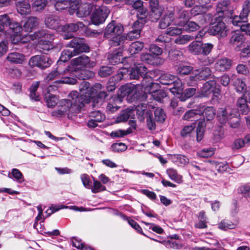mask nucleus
<instances>
[{
  "instance_id": "nucleus-42",
  "label": "nucleus",
  "mask_w": 250,
  "mask_h": 250,
  "mask_svg": "<svg viewBox=\"0 0 250 250\" xmlns=\"http://www.w3.org/2000/svg\"><path fill=\"white\" fill-rule=\"evenodd\" d=\"M237 226V224L232 223V222L223 220L218 224V228L222 230H227L228 229H235Z\"/></svg>"
},
{
  "instance_id": "nucleus-26",
  "label": "nucleus",
  "mask_w": 250,
  "mask_h": 250,
  "mask_svg": "<svg viewBox=\"0 0 250 250\" xmlns=\"http://www.w3.org/2000/svg\"><path fill=\"white\" fill-rule=\"evenodd\" d=\"M231 66V60L229 58H224L218 60L215 63V68L220 71H227Z\"/></svg>"
},
{
  "instance_id": "nucleus-12",
  "label": "nucleus",
  "mask_w": 250,
  "mask_h": 250,
  "mask_svg": "<svg viewBox=\"0 0 250 250\" xmlns=\"http://www.w3.org/2000/svg\"><path fill=\"white\" fill-rule=\"evenodd\" d=\"M51 62V60L46 56L36 55L30 58L29 64L31 67L37 66L42 69H44L49 67Z\"/></svg>"
},
{
  "instance_id": "nucleus-25",
  "label": "nucleus",
  "mask_w": 250,
  "mask_h": 250,
  "mask_svg": "<svg viewBox=\"0 0 250 250\" xmlns=\"http://www.w3.org/2000/svg\"><path fill=\"white\" fill-rule=\"evenodd\" d=\"M39 19L36 17L31 16L24 23L23 28L26 32H31L39 25Z\"/></svg>"
},
{
  "instance_id": "nucleus-8",
  "label": "nucleus",
  "mask_w": 250,
  "mask_h": 250,
  "mask_svg": "<svg viewBox=\"0 0 250 250\" xmlns=\"http://www.w3.org/2000/svg\"><path fill=\"white\" fill-rule=\"evenodd\" d=\"M102 89V85L100 83H96L93 87H91L90 83L86 81L82 82L79 86V90L81 93L77 91H72L78 94L79 98L82 99L83 108L84 104L90 102V98L92 97L94 90H100Z\"/></svg>"
},
{
  "instance_id": "nucleus-50",
  "label": "nucleus",
  "mask_w": 250,
  "mask_h": 250,
  "mask_svg": "<svg viewBox=\"0 0 250 250\" xmlns=\"http://www.w3.org/2000/svg\"><path fill=\"white\" fill-rule=\"evenodd\" d=\"M193 39V37L188 35H184L179 36L175 40V43L178 44H185L191 41Z\"/></svg>"
},
{
  "instance_id": "nucleus-27",
  "label": "nucleus",
  "mask_w": 250,
  "mask_h": 250,
  "mask_svg": "<svg viewBox=\"0 0 250 250\" xmlns=\"http://www.w3.org/2000/svg\"><path fill=\"white\" fill-rule=\"evenodd\" d=\"M92 9L91 4L87 3H82L79 7L78 11L76 12V15L78 17L83 18L88 16Z\"/></svg>"
},
{
  "instance_id": "nucleus-37",
  "label": "nucleus",
  "mask_w": 250,
  "mask_h": 250,
  "mask_svg": "<svg viewBox=\"0 0 250 250\" xmlns=\"http://www.w3.org/2000/svg\"><path fill=\"white\" fill-rule=\"evenodd\" d=\"M202 42L193 41L188 46V50L194 55L201 54Z\"/></svg>"
},
{
  "instance_id": "nucleus-5",
  "label": "nucleus",
  "mask_w": 250,
  "mask_h": 250,
  "mask_svg": "<svg viewBox=\"0 0 250 250\" xmlns=\"http://www.w3.org/2000/svg\"><path fill=\"white\" fill-rule=\"evenodd\" d=\"M152 75V72H148L147 68L142 64L135 65L131 68L129 73L131 79H139L140 77L143 78L142 82L141 88H144L145 90L155 84L153 83Z\"/></svg>"
},
{
  "instance_id": "nucleus-17",
  "label": "nucleus",
  "mask_w": 250,
  "mask_h": 250,
  "mask_svg": "<svg viewBox=\"0 0 250 250\" xmlns=\"http://www.w3.org/2000/svg\"><path fill=\"white\" fill-rule=\"evenodd\" d=\"M227 29L225 23L223 21H218L215 23L209 30V32L213 35H219L221 37L227 36Z\"/></svg>"
},
{
  "instance_id": "nucleus-44",
  "label": "nucleus",
  "mask_w": 250,
  "mask_h": 250,
  "mask_svg": "<svg viewBox=\"0 0 250 250\" xmlns=\"http://www.w3.org/2000/svg\"><path fill=\"white\" fill-rule=\"evenodd\" d=\"M178 22H175V25H177L178 26H171L167 28L165 32V34L170 36H174L179 35L182 33L181 27L179 26L177 23Z\"/></svg>"
},
{
  "instance_id": "nucleus-31",
  "label": "nucleus",
  "mask_w": 250,
  "mask_h": 250,
  "mask_svg": "<svg viewBox=\"0 0 250 250\" xmlns=\"http://www.w3.org/2000/svg\"><path fill=\"white\" fill-rule=\"evenodd\" d=\"M53 41H47L46 42H38L37 45V49L44 54L53 49L54 45L52 43Z\"/></svg>"
},
{
  "instance_id": "nucleus-11",
  "label": "nucleus",
  "mask_w": 250,
  "mask_h": 250,
  "mask_svg": "<svg viewBox=\"0 0 250 250\" xmlns=\"http://www.w3.org/2000/svg\"><path fill=\"white\" fill-rule=\"evenodd\" d=\"M108 15V11L105 7H95L91 16V22L95 25L103 23Z\"/></svg>"
},
{
  "instance_id": "nucleus-6",
  "label": "nucleus",
  "mask_w": 250,
  "mask_h": 250,
  "mask_svg": "<svg viewBox=\"0 0 250 250\" xmlns=\"http://www.w3.org/2000/svg\"><path fill=\"white\" fill-rule=\"evenodd\" d=\"M218 121L222 124L228 123L232 128H237L239 125L240 119L236 110L227 107L220 108L217 113Z\"/></svg>"
},
{
  "instance_id": "nucleus-10",
  "label": "nucleus",
  "mask_w": 250,
  "mask_h": 250,
  "mask_svg": "<svg viewBox=\"0 0 250 250\" xmlns=\"http://www.w3.org/2000/svg\"><path fill=\"white\" fill-rule=\"evenodd\" d=\"M211 75V70L208 67H203L199 69L193 71L189 76V80L188 83L189 85H194L198 81L205 80Z\"/></svg>"
},
{
  "instance_id": "nucleus-34",
  "label": "nucleus",
  "mask_w": 250,
  "mask_h": 250,
  "mask_svg": "<svg viewBox=\"0 0 250 250\" xmlns=\"http://www.w3.org/2000/svg\"><path fill=\"white\" fill-rule=\"evenodd\" d=\"M170 85L171 86V87L169 88V90L174 94H180V93L183 91V87L182 82L177 77H176V79H174V83H171Z\"/></svg>"
},
{
  "instance_id": "nucleus-64",
  "label": "nucleus",
  "mask_w": 250,
  "mask_h": 250,
  "mask_svg": "<svg viewBox=\"0 0 250 250\" xmlns=\"http://www.w3.org/2000/svg\"><path fill=\"white\" fill-rule=\"evenodd\" d=\"M147 12L146 9L142 8V9L138 10L137 13V16L138 18V20L140 22H143V23H145V19L146 18L147 16Z\"/></svg>"
},
{
  "instance_id": "nucleus-33",
  "label": "nucleus",
  "mask_w": 250,
  "mask_h": 250,
  "mask_svg": "<svg viewBox=\"0 0 250 250\" xmlns=\"http://www.w3.org/2000/svg\"><path fill=\"white\" fill-rule=\"evenodd\" d=\"M47 106L48 107H53L56 104L58 101V97L49 91L46 93L44 97Z\"/></svg>"
},
{
  "instance_id": "nucleus-35",
  "label": "nucleus",
  "mask_w": 250,
  "mask_h": 250,
  "mask_svg": "<svg viewBox=\"0 0 250 250\" xmlns=\"http://www.w3.org/2000/svg\"><path fill=\"white\" fill-rule=\"evenodd\" d=\"M176 70L179 75L184 76L189 74L193 70V67L185 63H182L177 66Z\"/></svg>"
},
{
  "instance_id": "nucleus-61",
  "label": "nucleus",
  "mask_w": 250,
  "mask_h": 250,
  "mask_svg": "<svg viewBox=\"0 0 250 250\" xmlns=\"http://www.w3.org/2000/svg\"><path fill=\"white\" fill-rule=\"evenodd\" d=\"M207 7H204L201 4L196 5L191 10V14L193 16H199L202 13H204Z\"/></svg>"
},
{
  "instance_id": "nucleus-4",
  "label": "nucleus",
  "mask_w": 250,
  "mask_h": 250,
  "mask_svg": "<svg viewBox=\"0 0 250 250\" xmlns=\"http://www.w3.org/2000/svg\"><path fill=\"white\" fill-rule=\"evenodd\" d=\"M124 31L123 26L117 23L115 21H112L106 26L104 32V37L105 38H112L109 41V43L111 46L120 45L125 37L121 36Z\"/></svg>"
},
{
  "instance_id": "nucleus-28",
  "label": "nucleus",
  "mask_w": 250,
  "mask_h": 250,
  "mask_svg": "<svg viewBox=\"0 0 250 250\" xmlns=\"http://www.w3.org/2000/svg\"><path fill=\"white\" fill-rule=\"evenodd\" d=\"M177 24L180 27H183L184 30L189 32L195 31L200 28V25L198 23L192 21H178Z\"/></svg>"
},
{
  "instance_id": "nucleus-63",
  "label": "nucleus",
  "mask_w": 250,
  "mask_h": 250,
  "mask_svg": "<svg viewBox=\"0 0 250 250\" xmlns=\"http://www.w3.org/2000/svg\"><path fill=\"white\" fill-rule=\"evenodd\" d=\"M127 3L131 5L134 9L139 10L143 8V1L141 0H127Z\"/></svg>"
},
{
  "instance_id": "nucleus-53",
  "label": "nucleus",
  "mask_w": 250,
  "mask_h": 250,
  "mask_svg": "<svg viewBox=\"0 0 250 250\" xmlns=\"http://www.w3.org/2000/svg\"><path fill=\"white\" fill-rule=\"evenodd\" d=\"M105 190V186H103L99 181L94 180L93 187L91 188L92 193H96Z\"/></svg>"
},
{
  "instance_id": "nucleus-62",
  "label": "nucleus",
  "mask_w": 250,
  "mask_h": 250,
  "mask_svg": "<svg viewBox=\"0 0 250 250\" xmlns=\"http://www.w3.org/2000/svg\"><path fill=\"white\" fill-rule=\"evenodd\" d=\"M81 2L79 0L70 1V5L68 7L69 8V11L70 14H73L74 12L76 13L77 11H78Z\"/></svg>"
},
{
  "instance_id": "nucleus-9",
  "label": "nucleus",
  "mask_w": 250,
  "mask_h": 250,
  "mask_svg": "<svg viewBox=\"0 0 250 250\" xmlns=\"http://www.w3.org/2000/svg\"><path fill=\"white\" fill-rule=\"evenodd\" d=\"M136 114L138 119L140 121H143L146 118L147 126L149 130H153L155 129L156 125L155 121L153 120L152 112L147 109L145 104H141L136 107Z\"/></svg>"
},
{
  "instance_id": "nucleus-7",
  "label": "nucleus",
  "mask_w": 250,
  "mask_h": 250,
  "mask_svg": "<svg viewBox=\"0 0 250 250\" xmlns=\"http://www.w3.org/2000/svg\"><path fill=\"white\" fill-rule=\"evenodd\" d=\"M250 13V2L245 1L243 9L239 16H234L232 18L231 22L233 25L240 27L241 31L244 32L250 36V24L247 22V17Z\"/></svg>"
},
{
  "instance_id": "nucleus-1",
  "label": "nucleus",
  "mask_w": 250,
  "mask_h": 250,
  "mask_svg": "<svg viewBox=\"0 0 250 250\" xmlns=\"http://www.w3.org/2000/svg\"><path fill=\"white\" fill-rule=\"evenodd\" d=\"M83 22L78 21L76 23H67L61 27V32H63V38L64 40L73 39L66 45L67 48L64 49L60 57V61L65 62L69 61L73 57L83 52L89 51V46L84 42L83 38H74L73 33L84 28Z\"/></svg>"
},
{
  "instance_id": "nucleus-19",
  "label": "nucleus",
  "mask_w": 250,
  "mask_h": 250,
  "mask_svg": "<svg viewBox=\"0 0 250 250\" xmlns=\"http://www.w3.org/2000/svg\"><path fill=\"white\" fill-rule=\"evenodd\" d=\"M245 42V37L240 31L232 32L229 43L233 46L240 48Z\"/></svg>"
},
{
  "instance_id": "nucleus-20",
  "label": "nucleus",
  "mask_w": 250,
  "mask_h": 250,
  "mask_svg": "<svg viewBox=\"0 0 250 250\" xmlns=\"http://www.w3.org/2000/svg\"><path fill=\"white\" fill-rule=\"evenodd\" d=\"M15 4L17 11L21 15H26L31 12V6L27 0H16Z\"/></svg>"
},
{
  "instance_id": "nucleus-18",
  "label": "nucleus",
  "mask_w": 250,
  "mask_h": 250,
  "mask_svg": "<svg viewBox=\"0 0 250 250\" xmlns=\"http://www.w3.org/2000/svg\"><path fill=\"white\" fill-rule=\"evenodd\" d=\"M144 24L143 22L138 21H136L133 26L132 30L129 31L126 36V38L129 40H133L138 39L140 37L141 32Z\"/></svg>"
},
{
  "instance_id": "nucleus-45",
  "label": "nucleus",
  "mask_w": 250,
  "mask_h": 250,
  "mask_svg": "<svg viewBox=\"0 0 250 250\" xmlns=\"http://www.w3.org/2000/svg\"><path fill=\"white\" fill-rule=\"evenodd\" d=\"M155 120L159 123H163L166 118V114L161 108H157L154 111Z\"/></svg>"
},
{
  "instance_id": "nucleus-51",
  "label": "nucleus",
  "mask_w": 250,
  "mask_h": 250,
  "mask_svg": "<svg viewBox=\"0 0 250 250\" xmlns=\"http://www.w3.org/2000/svg\"><path fill=\"white\" fill-rule=\"evenodd\" d=\"M113 72V70L112 67L108 66H103L100 68L98 72V74L101 77H105L111 75Z\"/></svg>"
},
{
  "instance_id": "nucleus-60",
  "label": "nucleus",
  "mask_w": 250,
  "mask_h": 250,
  "mask_svg": "<svg viewBox=\"0 0 250 250\" xmlns=\"http://www.w3.org/2000/svg\"><path fill=\"white\" fill-rule=\"evenodd\" d=\"M45 6L46 3L42 0H36L32 4V7L36 11L42 10Z\"/></svg>"
},
{
  "instance_id": "nucleus-56",
  "label": "nucleus",
  "mask_w": 250,
  "mask_h": 250,
  "mask_svg": "<svg viewBox=\"0 0 250 250\" xmlns=\"http://www.w3.org/2000/svg\"><path fill=\"white\" fill-rule=\"evenodd\" d=\"M168 57L172 62L181 60L182 58V53L177 50H172L169 52Z\"/></svg>"
},
{
  "instance_id": "nucleus-23",
  "label": "nucleus",
  "mask_w": 250,
  "mask_h": 250,
  "mask_svg": "<svg viewBox=\"0 0 250 250\" xmlns=\"http://www.w3.org/2000/svg\"><path fill=\"white\" fill-rule=\"evenodd\" d=\"M216 86V82L214 80H210L205 83L201 90L202 97H208L214 91Z\"/></svg>"
},
{
  "instance_id": "nucleus-57",
  "label": "nucleus",
  "mask_w": 250,
  "mask_h": 250,
  "mask_svg": "<svg viewBox=\"0 0 250 250\" xmlns=\"http://www.w3.org/2000/svg\"><path fill=\"white\" fill-rule=\"evenodd\" d=\"M111 148L114 152H121L125 151L127 149V146L122 143H115L112 145Z\"/></svg>"
},
{
  "instance_id": "nucleus-49",
  "label": "nucleus",
  "mask_w": 250,
  "mask_h": 250,
  "mask_svg": "<svg viewBox=\"0 0 250 250\" xmlns=\"http://www.w3.org/2000/svg\"><path fill=\"white\" fill-rule=\"evenodd\" d=\"M132 132V129L130 127L125 130L119 129L111 133V136L113 138L123 137Z\"/></svg>"
},
{
  "instance_id": "nucleus-24",
  "label": "nucleus",
  "mask_w": 250,
  "mask_h": 250,
  "mask_svg": "<svg viewBox=\"0 0 250 250\" xmlns=\"http://www.w3.org/2000/svg\"><path fill=\"white\" fill-rule=\"evenodd\" d=\"M174 12L169 11L166 13L159 22V27L161 29H165L168 27L171 23L174 21Z\"/></svg>"
},
{
  "instance_id": "nucleus-13",
  "label": "nucleus",
  "mask_w": 250,
  "mask_h": 250,
  "mask_svg": "<svg viewBox=\"0 0 250 250\" xmlns=\"http://www.w3.org/2000/svg\"><path fill=\"white\" fill-rule=\"evenodd\" d=\"M61 18L55 14L47 15L44 21V24L47 28L53 30H59L61 31Z\"/></svg>"
},
{
  "instance_id": "nucleus-30",
  "label": "nucleus",
  "mask_w": 250,
  "mask_h": 250,
  "mask_svg": "<svg viewBox=\"0 0 250 250\" xmlns=\"http://www.w3.org/2000/svg\"><path fill=\"white\" fill-rule=\"evenodd\" d=\"M237 109L242 114L246 115L250 111V108L247 104V101L243 97L238 99L236 103Z\"/></svg>"
},
{
  "instance_id": "nucleus-3",
  "label": "nucleus",
  "mask_w": 250,
  "mask_h": 250,
  "mask_svg": "<svg viewBox=\"0 0 250 250\" xmlns=\"http://www.w3.org/2000/svg\"><path fill=\"white\" fill-rule=\"evenodd\" d=\"M7 26L14 32L12 39V42L13 44L26 42L23 39V35L21 33V27L20 24L14 21L8 14L0 15V35L4 32L5 27Z\"/></svg>"
},
{
  "instance_id": "nucleus-32",
  "label": "nucleus",
  "mask_w": 250,
  "mask_h": 250,
  "mask_svg": "<svg viewBox=\"0 0 250 250\" xmlns=\"http://www.w3.org/2000/svg\"><path fill=\"white\" fill-rule=\"evenodd\" d=\"M230 1L229 0H223L218 2L216 11L218 13H223L225 15H227L229 12V8Z\"/></svg>"
},
{
  "instance_id": "nucleus-2",
  "label": "nucleus",
  "mask_w": 250,
  "mask_h": 250,
  "mask_svg": "<svg viewBox=\"0 0 250 250\" xmlns=\"http://www.w3.org/2000/svg\"><path fill=\"white\" fill-rule=\"evenodd\" d=\"M78 96L77 92H71L67 99L60 101V106L57 109L52 111L51 116L59 118L67 115L68 118H71L80 113L83 108V101Z\"/></svg>"
},
{
  "instance_id": "nucleus-58",
  "label": "nucleus",
  "mask_w": 250,
  "mask_h": 250,
  "mask_svg": "<svg viewBox=\"0 0 250 250\" xmlns=\"http://www.w3.org/2000/svg\"><path fill=\"white\" fill-rule=\"evenodd\" d=\"M94 73L88 70H83L79 75V78L82 80L88 79L94 77Z\"/></svg>"
},
{
  "instance_id": "nucleus-52",
  "label": "nucleus",
  "mask_w": 250,
  "mask_h": 250,
  "mask_svg": "<svg viewBox=\"0 0 250 250\" xmlns=\"http://www.w3.org/2000/svg\"><path fill=\"white\" fill-rule=\"evenodd\" d=\"M70 1L67 0H59L56 1L55 4V8L56 10L61 11L69 7Z\"/></svg>"
},
{
  "instance_id": "nucleus-54",
  "label": "nucleus",
  "mask_w": 250,
  "mask_h": 250,
  "mask_svg": "<svg viewBox=\"0 0 250 250\" xmlns=\"http://www.w3.org/2000/svg\"><path fill=\"white\" fill-rule=\"evenodd\" d=\"M55 83H62L69 84H75L77 83V80L71 77L64 76L62 77L60 80L55 81Z\"/></svg>"
},
{
  "instance_id": "nucleus-15",
  "label": "nucleus",
  "mask_w": 250,
  "mask_h": 250,
  "mask_svg": "<svg viewBox=\"0 0 250 250\" xmlns=\"http://www.w3.org/2000/svg\"><path fill=\"white\" fill-rule=\"evenodd\" d=\"M71 63L73 65L86 68H92L95 65V62L91 61L88 57L85 55L81 56L73 59L71 61Z\"/></svg>"
},
{
  "instance_id": "nucleus-38",
  "label": "nucleus",
  "mask_w": 250,
  "mask_h": 250,
  "mask_svg": "<svg viewBox=\"0 0 250 250\" xmlns=\"http://www.w3.org/2000/svg\"><path fill=\"white\" fill-rule=\"evenodd\" d=\"M144 47V44L142 42H132L128 48V52L130 55L138 53L141 51Z\"/></svg>"
},
{
  "instance_id": "nucleus-47",
  "label": "nucleus",
  "mask_w": 250,
  "mask_h": 250,
  "mask_svg": "<svg viewBox=\"0 0 250 250\" xmlns=\"http://www.w3.org/2000/svg\"><path fill=\"white\" fill-rule=\"evenodd\" d=\"M234 85L235 87L236 91L240 93H245L248 89L246 87V85L243 81L240 79H237L235 82Z\"/></svg>"
},
{
  "instance_id": "nucleus-22",
  "label": "nucleus",
  "mask_w": 250,
  "mask_h": 250,
  "mask_svg": "<svg viewBox=\"0 0 250 250\" xmlns=\"http://www.w3.org/2000/svg\"><path fill=\"white\" fill-rule=\"evenodd\" d=\"M6 60L11 63L22 64L25 60V56L22 53L13 52L8 54Z\"/></svg>"
},
{
  "instance_id": "nucleus-43",
  "label": "nucleus",
  "mask_w": 250,
  "mask_h": 250,
  "mask_svg": "<svg viewBox=\"0 0 250 250\" xmlns=\"http://www.w3.org/2000/svg\"><path fill=\"white\" fill-rule=\"evenodd\" d=\"M201 110H202V113L208 121L211 120L215 116V110L213 107L208 106L204 109V107H202Z\"/></svg>"
},
{
  "instance_id": "nucleus-21",
  "label": "nucleus",
  "mask_w": 250,
  "mask_h": 250,
  "mask_svg": "<svg viewBox=\"0 0 250 250\" xmlns=\"http://www.w3.org/2000/svg\"><path fill=\"white\" fill-rule=\"evenodd\" d=\"M141 85L139 84L134 85L127 84L121 88V93L124 96H130L131 97L135 98L137 95V89H138Z\"/></svg>"
},
{
  "instance_id": "nucleus-55",
  "label": "nucleus",
  "mask_w": 250,
  "mask_h": 250,
  "mask_svg": "<svg viewBox=\"0 0 250 250\" xmlns=\"http://www.w3.org/2000/svg\"><path fill=\"white\" fill-rule=\"evenodd\" d=\"M214 149L212 148H204L198 151V156L201 157L208 158L211 157L214 154Z\"/></svg>"
},
{
  "instance_id": "nucleus-46",
  "label": "nucleus",
  "mask_w": 250,
  "mask_h": 250,
  "mask_svg": "<svg viewBox=\"0 0 250 250\" xmlns=\"http://www.w3.org/2000/svg\"><path fill=\"white\" fill-rule=\"evenodd\" d=\"M202 113V110H197V109H191L183 115L182 118L185 120L193 121L192 118H195L197 115Z\"/></svg>"
},
{
  "instance_id": "nucleus-36",
  "label": "nucleus",
  "mask_w": 250,
  "mask_h": 250,
  "mask_svg": "<svg viewBox=\"0 0 250 250\" xmlns=\"http://www.w3.org/2000/svg\"><path fill=\"white\" fill-rule=\"evenodd\" d=\"M176 76L168 73L162 74L159 77L160 83L164 85H170L174 82Z\"/></svg>"
},
{
  "instance_id": "nucleus-16",
  "label": "nucleus",
  "mask_w": 250,
  "mask_h": 250,
  "mask_svg": "<svg viewBox=\"0 0 250 250\" xmlns=\"http://www.w3.org/2000/svg\"><path fill=\"white\" fill-rule=\"evenodd\" d=\"M126 72L127 70L125 69H120L115 76L109 79L106 87L108 91H112L115 89L116 83L123 79L124 75Z\"/></svg>"
},
{
  "instance_id": "nucleus-41",
  "label": "nucleus",
  "mask_w": 250,
  "mask_h": 250,
  "mask_svg": "<svg viewBox=\"0 0 250 250\" xmlns=\"http://www.w3.org/2000/svg\"><path fill=\"white\" fill-rule=\"evenodd\" d=\"M163 12V8L162 7L152 9L149 13V18L152 21L156 22L160 18Z\"/></svg>"
},
{
  "instance_id": "nucleus-40",
  "label": "nucleus",
  "mask_w": 250,
  "mask_h": 250,
  "mask_svg": "<svg viewBox=\"0 0 250 250\" xmlns=\"http://www.w3.org/2000/svg\"><path fill=\"white\" fill-rule=\"evenodd\" d=\"M167 173L169 178L177 183H181L182 182V176L178 174L177 171L172 168L167 169Z\"/></svg>"
},
{
  "instance_id": "nucleus-39",
  "label": "nucleus",
  "mask_w": 250,
  "mask_h": 250,
  "mask_svg": "<svg viewBox=\"0 0 250 250\" xmlns=\"http://www.w3.org/2000/svg\"><path fill=\"white\" fill-rule=\"evenodd\" d=\"M122 52L119 51L110 54L108 55L109 62L113 65L122 62Z\"/></svg>"
},
{
  "instance_id": "nucleus-29",
  "label": "nucleus",
  "mask_w": 250,
  "mask_h": 250,
  "mask_svg": "<svg viewBox=\"0 0 250 250\" xmlns=\"http://www.w3.org/2000/svg\"><path fill=\"white\" fill-rule=\"evenodd\" d=\"M151 87H148V88H146L145 90H146L147 89L149 90L148 95L147 96L148 97L149 96L150 97L153 98L155 100L161 103L163 101V99L166 98L167 96L166 92L163 90H156V91H150Z\"/></svg>"
},
{
  "instance_id": "nucleus-14",
  "label": "nucleus",
  "mask_w": 250,
  "mask_h": 250,
  "mask_svg": "<svg viewBox=\"0 0 250 250\" xmlns=\"http://www.w3.org/2000/svg\"><path fill=\"white\" fill-rule=\"evenodd\" d=\"M55 36L51 31L43 29L35 32L32 36V40H38V42L53 41Z\"/></svg>"
},
{
  "instance_id": "nucleus-48",
  "label": "nucleus",
  "mask_w": 250,
  "mask_h": 250,
  "mask_svg": "<svg viewBox=\"0 0 250 250\" xmlns=\"http://www.w3.org/2000/svg\"><path fill=\"white\" fill-rule=\"evenodd\" d=\"M121 217L123 219L126 220L127 221L128 223L133 229H136L138 232H139L141 234H143L145 235L142 231V228H141V227L139 226V225L136 222H135L134 220H133L129 218H128L127 216H126L124 214H122Z\"/></svg>"
},
{
  "instance_id": "nucleus-59",
  "label": "nucleus",
  "mask_w": 250,
  "mask_h": 250,
  "mask_svg": "<svg viewBox=\"0 0 250 250\" xmlns=\"http://www.w3.org/2000/svg\"><path fill=\"white\" fill-rule=\"evenodd\" d=\"M213 45L211 43H203L202 42L201 54L207 56L211 51Z\"/></svg>"
}]
</instances>
